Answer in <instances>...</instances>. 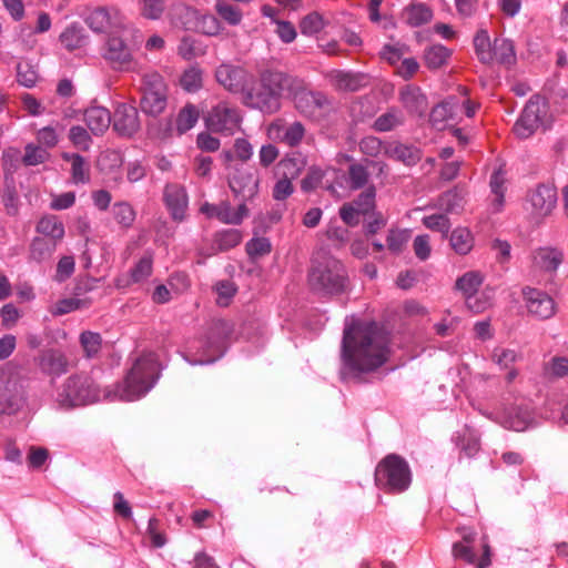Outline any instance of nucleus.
<instances>
[{
  "instance_id": "nucleus-62",
  "label": "nucleus",
  "mask_w": 568,
  "mask_h": 568,
  "mask_svg": "<svg viewBox=\"0 0 568 568\" xmlns=\"http://www.w3.org/2000/svg\"><path fill=\"white\" fill-rule=\"evenodd\" d=\"M49 158V153L33 144H28L24 149V155L22 162L27 166L38 165L45 162Z\"/></svg>"
},
{
  "instance_id": "nucleus-6",
  "label": "nucleus",
  "mask_w": 568,
  "mask_h": 568,
  "mask_svg": "<svg viewBox=\"0 0 568 568\" xmlns=\"http://www.w3.org/2000/svg\"><path fill=\"white\" fill-rule=\"evenodd\" d=\"M295 109L305 118L321 122L336 111V104L332 98L321 91H312L305 88L296 90L293 94Z\"/></svg>"
},
{
  "instance_id": "nucleus-22",
  "label": "nucleus",
  "mask_w": 568,
  "mask_h": 568,
  "mask_svg": "<svg viewBox=\"0 0 568 568\" xmlns=\"http://www.w3.org/2000/svg\"><path fill=\"white\" fill-rule=\"evenodd\" d=\"M483 556L478 559L474 545H465L464 542H455L453 545V556L455 559H462L469 565L478 568H487L490 565V547L487 542L481 545Z\"/></svg>"
},
{
  "instance_id": "nucleus-59",
  "label": "nucleus",
  "mask_w": 568,
  "mask_h": 568,
  "mask_svg": "<svg viewBox=\"0 0 568 568\" xmlns=\"http://www.w3.org/2000/svg\"><path fill=\"white\" fill-rule=\"evenodd\" d=\"M69 139L75 148L82 151L89 150L92 143L89 132L81 125H73L70 128Z\"/></svg>"
},
{
  "instance_id": "nucleus-33",
  "label": "nucleus",
  "mask_w": 568,
  "mask_h": 568,
  "mask_svg": "<svg viewBox=\"0 0 568 568\" xmlns=\"http://www.w3.org/2000/svg\"><path fill=\"white\" fill-rule=\"evenodd\" d=\"M450 245L459 255L468 254L474 246V236L467 227H457L452 232Z\"/></svg>"
},
{
  "instance_id": "nucleus-5",
  "label": "nucleus",
  "mask_w": 568,
  "mask_h": 568,
  "mask_svg": "<svg viewBox=\"0 0 568 568\" xmlns=\"http://www.w3.org/2000/svg\"><path fill=\"white\" fill-rule=\"evenodd\" d=\"M24 402V379L20 371L12 367H0V414H17Z\"/></svg>"
},
{
  "instance_id": "nucleus-46",
  "label": "nucleus",
  "mask_w": 568,
  "mask_h": 568,
  "mask_svg": "<svg viewBox=\"0 0 568 568\" xmlns=\"http://www.w3.org/2000/svg\"><path fill=\"white\" fill-rule=\"evenodd\" d=\"M403 122L402 112L397 109H390L375 120L373 128L378 132H387L403 124Z\"/></svg>"
},
{
  "instance_id": "nucleus-10",
  "label": "nucleus",
  "mask_w": 568,
  "mask_h": 568,
  "mask_svg": "<svg viewBox=\"0 0 568 568\" xmlns=\"http://www.w3.org/2000/svg\"><path fill=\"white\" fill-rule=\"evenodd\" d=\"M229 186L241 203L252 201L258 193L260 175L256 169L237 168L229 178Z\"/></svg>"
},
{
  "instance_id": "nucleus-25",
  "label": "nucleus",
  "mask_w": 568,
  "mask_h": 568,
  "mask_svg": "<svg viewBox=\"0 0 568 568\" xmlns=\"http://www.w3.org/2000/svg\"><path fill=\"white\" fill-rule=\"evenodd\" d=\"M104 58L114 67L122 68L132 61V53L121 38L111 37L106 41Z\"/></svg>"
},
{
  "instance_id": "nucleus-26",
  "label": "nucleus",
  "mask_w": 568,
  "mask_h": 568,
  "mask_svg": "<svg viewBox=\"0 0 568 568\" xmlns=\"http://www.w3.org/2000/svg\"><path fill=\"white\" fill-rule=\"evenodd\" d=\"M247 104L266 113H274L280 109V98L263 88L261 83L256 91L246 94Z\"/></svg>"
},
{
  "instance_id": "nucleus-4",
  "label": "nucleus",
  "mask_w": 568,
  "mask_h": 568,
  "mask_svg": "<svg viewBox=\"0 0 568 568\" xmlns=\"http://www.w3.org/2000/svg\"><path fill=\"white\" fill-rule=\"evenodd\" d=\"M383 336L375 322H355L344 329L343 354L368 353L383 349Z\"/></svg>"
},
{
  "instance_id": "nucleus-63",
  "label": "nucleus",
  "mask_w": 568,
  "mask_h": 568,
  "mask_svg": "<svg viewBox=\"0 0 568 568\" xmlns=\"http://www.w3.org/2000/svg\"><path fill=\"white\" fill-rule=\"evenodd\" d=\"M466 306L473 313H483L491 306V296L486 292H483L479 295H469L466 297Z\"/></svg>"
},
{
  "instance_id": "nucleus-19",
  "label": "nucleus",
  "mask_w": 568,
  "mask_h": 568,
  "mask_svg": "<svg viewBox=\"0 0 568 568\" xmlns=\"http://www.w3.org/2000/svg\"><path fill=\"white\" fill-rule=\"evenodd\" d=\"M399 101L412 115L423 116L428 109L427 98L419 87L408 84L402 88Z\"/></svg>"
},
{
  "instance_id": "nucleus-8",
  "label": "nucleus",
  "mask_w": 568,
  "mask_h": 568,
  "mask_svg": "<svg viewBox=\"0 0 568 568\" xmlns=\"http://www.w3.org/2000/svg\"><path fill=\"white\" fill-rule=\"evenodd\" d=\"M143 97L141 109L144 113L156 116L166 108L168 90L163 77L158 72H150L142 79Z\"/></svg>"
},
{
  "instance_id": "nucleus-50",
  "label": "nucleus",
  "mask_w": 568,
  "mask_h": 568,
  "mask_svg": "<svg viewBox=\"0 0 568 568\" xmlns=\"http://www.w3.org/2000/svg\"><path fill=\"white\" fill-rule=\"evenodd\" d=\"M181 87L187 92H196L202 88V70L197 67H190L180 78Z\"/></svg>"
},
{
  "instance_id": "nucleus-41",
  "label": "nucleus",
  "mask_w": 568,
  "mask_h": 568,
  "mask_svg": "<svg viewBox=\"0 0 568 568\" xmlns=\"http://www.w3.org/2000/svg\"><path fill=\"white\" fill-rule=\"evenodd\" d=\"M242 241V234L239 230H225L214 235L213 248L220 252L229 251Z\"/></svg>"
},
{
  "instance_id": "nucleus-51",
  "label": "nucleus",
  "mask_w": 568,
  "mask_h": 568,
  "mask_svg": "<svg viewBox=\"0 0 568 568\" xmlns=\"http://www.w3.org/2000/svg\"><path fill=\"white\" fill-rule=\"evenodd\" d=\"M369 179L367 165L362 163H353L348 166V182L353 190L364 187Z\"/></svg>"
},
{
  "instance_id": "nucleus-44",
  "label": "nucleus",
  "mask_w": 568,
  "mask_h": 568,
  "mask_svg": "<svg viewBox=\"0 0 568 568\" xmlns=\"http://www.w3.org/2000/svg\"><path fill=\"white\" fill-rule=\"evenodd\" d=\"M199 110L193 104L182 108L176 118V131L181 135L192 129L199 120Z\"/></svg>"
},
{
  "instance_id": "nucleus-24",
  "label": "nucleus",
  "mask_w": 568,
  "mask_h": 568,
  "mask_svg": "<svg viewBox=\"0 0 568 568\" xmlns=\"http://www.w3.org/2000/svg\"><path fill=\"white\" fill-rule=\"evenodd\" d=\"M110 111L100 105H92L84 111V122L94 135L103 134L111 124Z\"/></svg>"
},
{
  "instance_id": "nucleus-42",
  "label": "nucleus",
  "mask_w": 568,
  "mask_h": 568,
  "mask_svg": "<svg viewBox=\"0 0 568 568\" xmlns=\"http://www.w3.org/2000/svg\"><path fill=\"white\" fill-rule=\"evenodd\" d=\"M60 41L65 49L73 51L85 44L87 37L82 28L72 24L60 34Z\"/></svg>"
},
{
  "instance_id": "nucleus-54",
  "label": "nucleus",
  "mask_w": 568,
  "mask_h": 568,
  "mask_svg": "<svg viewBox=\"0 0 568 568\" xmlns=\"http://www.w3.org/2000/svg\"><path fill=\"white\" fill-rule=\"evenodd\" d=\"M215 10L219 16L231 26H237L242 21V11L225 1L217 2Z\"/></svg>"
},
{
  "instance_id": "nucleus-12",
  "label": "nucleus",
  "mask_w": 568,
  "mask_h": 568,
  "mask_svg": "<svg viewBox=\"0 0 568 568\" xmlns=\"http://www.w3.org/2000/svg\"><path fill=\"white\" fill-rule=\"evenodd\" d=\"M200 211L210 219L215 217L224 224L232 225L241 224L250 214L246 204L240 203L234 210L227 201H222L219 204L206 202L201 206Z\"/></svg>"
},
{
  "instance_id": "nucleus-57",
  "label": "nucleus",
  "mask_w": 568,
  "mask_h": 568,
  "mask_svg": "<svg viewBox=\"0 0 568 568\" xmlns=\"http://www.w3.org/2000/svg\"><path fill=\"white\" fill-rule=\"evenodd\" d=\"M165 10L163 0H142L141 1V16L148 20L161 19Z\"/></svg>"
},
{
  "instance_id": "nucleus-3",
  "label": "nucleus",
  "mask_w": 568,
  "mask_h": 568,
  "mask_svg": "<svg viewBox=\"0 0 568 568\" xmlns=\"http://www.w3.org/2000/svg\"><path fill=\"white\" fill-rule=\"evenodd\" d=\"M375 483L386 493L405 491L412 483V473L407 462L399 455H387L376 466Z\"/></svg>"
},
{
  "instance_id": "nucleus-17",
  "label": "nucleus",
  "mask_w": 568,
  "mask_h": 568,
  "mask_svg": "<svg viewBox=\"0 0 568 568\" xmlns=\"http://www.w3.org/2000/svg\"><path fill=\"white\" fill-rule=\"evenodd\" d=\"M112 121L114 131L122 136H132L140 130L138 109L126 103L116 106Z\"/></svg>"
},
{
  "instance_id": "nucleus-11",
  "label": "nucleus",
  "mask_w": 568,
  "mask_h": 568,
  "mask_svg": "<svg viewBox=\"0 0 568 568\" xmlns=\"http://www.w3.org/2000/svg\"><path fill=\"white\" fill-rule=\"evenodd\" d=\"M205 121L207 128L212 131L232 133L239 128L241 116L235 108L226 102H221L212 108Z\"/></svg>"
},
{
  "instance_id": "nucleus-21",
  "label": "nucleus",
  "mask_w": 568,
  "mask_h": 568,
  "mask_svg": "<svg viewBox=\"0 0 568 568\" xmlns=\"http://www.w3.org/2000/svg\"><path fill=\"white\" fill-rule=\"evenodd\" d=\"M384 154L396 161L404 163L407 166L416 165L422 160V151L412 145L400 142H390L384 146Z\"/></svg>"
},
{
  "instance_id": "nucleus-34",
  "label": "nucleus",
  "mask_w": 568,
  "mask_h": 568,
  "mask_svg": "<svg viewBox=\"0 0 568 568\" xmlns=\"http://www.w3.org/2000/svg\"><path fill=\"white\" fill-rule=\"evenodd\" d=\"M36 359L38 367L52 378L67 373L69 368L65 357H36Z\"/></svg>"
},
{
  "instance_id": "nucleus-36",
  "label": "nucleus",
  "mask_w": 568,
  "mask_h": 568,
  "mask_svg": "<svg viewBox=\"0 0 568 568\" xmlns=\"http://www.w3.org/2000/svg\"><path fill=\"white\" fill-rule=\"evenodd\" d=\"M57 245L45 237L37 236L30 245V258L36 262L47 261L57 250Z\"/></svg>"
},
{
  "instance_id": "nucleus-13",
  "label": "nucleus",
  "mask_w": 568,
  "mask_h": 568,
  "mask_svg": "<svg viewBox=\"0 0 568 568\" xmlns=\"http://www.w3.org/2000/svg\"><path fill=\"white\" fill-rule=\"evenodd\" d=\"M268 134L290 148L298 146L306 134L305 125L300 121L290 124L284 119H276L268 125Z\"/></svg>"
},
{
  "instance_id": "nucleus-52",
  "label": "nucleus",
  "mask_w": 568,
  "mask_h": 568,
  "mask_svg": "<svg viewBox=\"0 0 568 568\" xmlns=\"http://www.w3.org/2000/svg\"><path fill=\"white\" fill-rule=\"evenodd\" d=\"M38 71L30 62L21 61L17 64V81L21 85L32 88L38 82Z\"/></svg>"
},
{
  "instance_id": "nucleus-31",
  "label": "nucleus",
  "mask_w": 568,
  "mask_h": 568,
  "mask_svg": "<svg viewBox=\"0 0 568 568\" xmlns=\"http://www.w3.org/2000/svg\"><path fill=\"white\" fill-rule=\"evenodd\" d=\"M452 55V51L442 44H433L424 51V62L430 70H437L445 65Z\"/></svg>"
},
{
  "instance_id": "nucleus-64",
  "label": "nucleus",
  "mask_w": 568,
  "mask_h": 568,
  "mask_svg": "<svg viewBox=\"0 0 568 568\" xmlns=\"http://www.w3.org/2000/svg\"><path fill=\"white\" fill-rule=\"evenodd\" d=\"M406 242L407 235L403 231L390 230L386 239L387 248L395 254L402 252Z\"/></svg>"
},
{
  "instance_id": "nucleus-28",
  "label": "nucleus",
  "mask_w": 568,
  "mask_h": 568,
  "mask_svg": "<svg viewBox=\"0 0 568 568\" xmlns=\"http://www.w3.org/2000/svg\"><path fill=\"white\" fill-rule=\"evenodd\" d=\"M63 160L71 163V178L75 184L90 182V165L87 160L78 153H63Z\"/></svg>"
},
{
  "instance_id": "nucleus-61",
  "label": "nucleus",
  "mask_w": 568,
  "mask_h": 568,
  "mask_svg": "<svg viewBox=\"0 0 568 568\" xmlns=\"http://www.w3.org/2000/svg\"><path fill=\"white\" fill-rule=\"evenodd\" d=\"M272 250L271 242L266 237H254L246 243V253L252 258L267 255Z\"/></svg>"
},
{
  "instance_id": "nucleus-23",
  "label": "nucleus",
  "mask_w": 568,
  "mask_h": 568,
  "mask_svg": "<svg viewBox=\"0 0 568 568\" xmlns=\"http://www.w3.org/2000/svg\"><path fill=\"white\" fill-rule=\"evenodd\" d=\"M331 84L338 91H357L366 84V75L342 70H333L327 74Z\"/></svg>"
},
{
  "instance_id": "nucleus-49",
  "label": "nucleus",
  "mask_w": 568,
  "mask_h": 568,
  "mask_svg": "<svg viewBox=\"0 0 568 568\" xmlns=\"http://www.w3.org/2000/svg\"><path fill=\"white\" fill-rule=\"evenodd\" d=\"M376 189L371 185L366 187L357 197L351 202L357 212L366 215L375 209Z\"/></svg>"
},
{
  "instance_id": "nucleus-14",
  "label": "nucleus",
  "mask_w": 568,
  "mask_h": 568,
  "mask_svg": "<svg viewBox=\"0 0 568 568\" xmlns=\"http://www.w3.org/2000/svg\"><path fill=\"white\" fill-rule=\"evenodd\" d=\"M387 357H343L341 377L344 381L361 379L386 363Z\"/></svg>"
},
{
  "instance_id": "nucleus-38",
  "label": "nucleus",
  "mask_w": 568,
  "mask_h": 568,
  "mask_svg": "<svg viewBox=\"0 0 568 568\" xmlns=\"http://www.w3.org/2000/svg\"><path fill=\"white\" fill-rule=\"evenodd\" d=\"M494 59L505 65L516 62V53L513 41L508 39H495L493 44Z\"/></svg>"
},
{
  "instance_id": "nucleus-2",
  "label": "nucleus",
  "mask_w": 568,
  "mask_h": 568,
  "mask_svg": "<svg viewBox=\"0 0 568 568\" xmlns=\"http://www.w3.org/2000/svg\"><path fill=\"white\" fill-rule=\"evenodd\" d=\"M308 283L315 292L338 295L347 290L348 276L344 265L337 258L320 252L313 258Z\"/></svg>"
},
{
  "instance_id": "nucleus-47",
  "label": "nucleus",
  "mask_w": 568,
  "mask_h": 568,
  "mask_svg": "<svg viewBox=\"0 0 568 568\" xmlns=\"http://www.w3.org/2000/svg\"><path fill=\"white\" fill-rule=\"evenodd\" d=\"M80 343L85 355H95L108 349V344H103L101 335L91 331L81 333Z\"/></svg>"
},
{
  "instance_id": "nucleus-48",
  "label": "nucleus",
  "mask_w": 568,
  "mask_h": 568,
  "mask_svg": "<svg viewBox=\"0 0 568 568\" xmlns=\"http://www.w3.org/2000/svg\"><path fill=\"white\" fill-rule=\"evenodd\" d=\"M325 26L326 22L324 18L316 11H313L303 17L298 24L300 30L304 36H313L318 33L324 29Z\"/></svg>"
},
{
  "instance_id": "nucleus-29",
  "label": "nucleus",
  "mask_w": 568,
  "mask_h": 568,
  "mask_svg": "<svg viewBox=\"0 0 568 568\" xmlns=\"http://www.w3.org/2000/svg\"><path fill=\"white\" fill-rule=\"evenodd\" d=\"M178 54L185 61L203 57L206 54L207 47L204 45L200 40H196L190 36L181 38L178 45Z\"/></svg>"
},
{
  "instance_id": "nucleus-30",
  "label": "nucleus",
  "mask_w": 568,
  "mask_h": 568,
  "mask_svg": "<svg viewBox=\"0 0 568 568\" xmlns=\"http://www.w3.org/2000/svg\"><path fill=\"white\" fill-rule=\"evenodd\" d=\"M562 252L557 248L544 247L539 248L535 256V264L545 271L552 272L557 270L559 264L562 262Z\"/></svg>"
},
{
  "instance_id": "nucleus-7",
  "label": "nucleus",
  "mask_w": 568,
  "mask_h": 568,
  "mask_svg": "<svg viewBox=\"0 0 568 568\" xmlns=\"http://www.w3.org/2000/svg\"><path fill=\"white\" fill-rule=\"evenodd\" d=\"M100 399V390L89 378L71 376L57 395V403L61 408H71L87 405Z\"/></svg>"
},
{
  "instance_id": "nucleus-18",
  "label": "nucleus",
  "mask_w": 568,
  "mask_h": 568,
  "mask_svg": "<svg viewBox=\"0 0 568 568\" xmlns=\"http://www.w3.org/2000/svg\"><path fill=\"white\" fill-rule=\"evenodd\" d=\"M529 202L535 215H549L557 203V192L555 186L551 184L537 185V187L529 195Z\"/></svg>"
},
{
  "instance_id": "nucleus-40",
  "label": "nucleus",
  "mask_w": 568,
  "mask_h": 568,
  "mask_svg": "<svg viewBox=\"0 0 568 568\" xmlns=\"http://www.w3.org/2000/svg\"><path fill=\"white\" fill-rule=\"evenodd\" d=\"M85 22L94 32H106L112 26V18L108 9L99 7L87 16Z\"/></svg>"
},
{
  "instance_id": "nucleus-16",
  "label": "nucleus",
  "mask_w": 568,
  "mask_h": 568,
  "mask_svg": "<svg viewBox=\"0 0 568 568\" xmlns=\"http://www.w3.org/2000/svg\"><path fill=\"white\" fill-rule=\"evenodd\" d=\"M523 295L526 301L528 312L540 318L548 320L556 313V304L554 300L545 292L532 287H525Z\"/></svg>"
},
{
  "instance_id": "nucleus-32",
  "label": "nucleus",
  "mask_w": 568,
  "mask_h": 568,
  "mask_svg": "<svg viewBox=\"0 0 568 568\" xmlns=\"http://www.w3.org/2000/svg\"><path fill=\"white\" fill-rule=\"evenodd\" d=\"M436 206L446 213H458L464 206V194L457 187L452 189L438 196Z\"/></svg>"
},
{
  "instance_id": "nucleus-56",
  "label": "nucleus",
  "mask_w": 568,
  "mask_h": 568,
  "mask_svg": "<svg viewBox=\"0 0 568 568\" xmlns=\"http://www.w3.org/2000/svg\"><path fill=\"white\" fill-rule=\"evenodd\" d=\"M505 179L500 172H495L490 179V189L494 195L491 200V204L495 206L496 211H500L504 205V196H505Z\"/></svg>"
},
{
  "instance_id": "nucleus-37",
  "label": "nucleus",
  "mask_w": 568,
  "mask_h": 568,
  "mask_svg": "<svg viewBox=\"0 0 568 568\" xmlns=\"http://www.w3.org/2000/svg\"><path fill=\"white\" fill-rule=\"evenodd\" d=\"M290 78L280 71H265L261 77L263 88H266L273 94L281 97L284 89L287 87Z\"/></svg>"
},
{
  "instance_id": "nucleus-1",
  "label": "nucleus",
  "mask_w": 568,
  "mask_h": 568,
  "mask_svg": "<svg viewBox=\"0 0 568 568\" xmlns=\"http://www.w3.org/2000/svg\"><path fill=\"white\" fill-rule=\"evenodd\" d=\"M161 365L154 357H136L122 383H118L105 397L124 402L138 400L155 385L161 374Z\"/></svg>"
},
{
  "instance_id": "nucleus-53",
  "label": "nucleus",
  "mask_w": 568,
  "mask_h": 568,
  "mask_svg": "<svg viewBox=\"0 0 568 568\" xmlns=\"http://www.w3.org/2000/svg\"><path fill=\"white\" fill-rule=\"evenodd\" d=\"M153 257L145 254L140 258L136 265L131 270L130 276L133 283H139L148 278L152 274Z\"/></svg>"
},
{
  "instance_id": "nucleus-60",
  "label": "nucleus",
  "mask_w": 568,
  "mask_h": 568,
  "mask_svg": "<svg viewBox=\"0 0 568 568\" xmlns=\"http://www.w3.org/2000/svg\"><path fill=\"white\" fill-rule=\"evenodd\" d=\"M423 224L435 232H439L445 236L452 226L449 219L446 214H433L423 219Z\"/></svg>"
},
{
  "instance_id": "nucleus-27",
  "label": "nucleus",
  "mask_w": 568,
  "mask_h": 568,
  "mask_svg": "<svg viewBox=\"0 0 568 568\" xmlns=\"http://www.w3.org/2000/svg\"><path fill=\"white\" fill-rule=\"evenodd\" d=\"M37 232L54 243H59L64 237L65 231L63 223L55 215H44L37 224Z\"/></svg>"
},
{
  "instance_id": "nucleus-43",
  "label": "nucleus",
  "mask_w": 568,
  "mask_h": 568,
  "mask_svg": "<svg viewBox=\"0 0 568 568\" xmlns=\"http://www.w3.org/2000/svg\"><path fill=\"white\" fill-rule=\"evenodd\" d=\"M406 22L412 27H419L429 22L433 18V11L423 3L412 4L405 11Z\"/></svg>"
},
{
  "instance_id": "nucleus-45",
  "label": "nucleus",
  "mask_w": 568,
  "mask_h": 568,
  "mask_svg": "<svg viewBox=\"0 0 568 568\" xmlns=\"http://www.w3.org/2000/svg\"><path fill=\"white\" fill-rule=\"evenodd\" d=\"M483 275L479 272L470 271L456 281V288L462 291L465 297L475 295L483 283Z\"/></svg>"
},
{
  "instance_id": "nucleus-9",
  "label": "nucleus",
  "mask_w": 568,
  "mask_h": 568,
  "mask_svg": "<svg viewBox=\"0 0 568 568\" xmlns=\"http://www.w3.org/2000/svg\"><path fill=\"white\" fill-rule=\"evenodd\" d=\"M547 103L539 97L531 98L514 124V133L519 139L530 138L545 123Z\"/></svg>"
},
{
  "instance_id": "nucleus-55",
  "label": "nucleus",
  "mask_w": 568,
  "mask_h": 568,
  "mask_svg": "<svg viewBox=\"0 0 568 568\" xmlns=\"http://www.w3.org/2000/svg\"><path fill=\"white\" fill-rule=\"evenodd\" d=\"M113 216L123 227H130L135 220V212L129 203L119 202L113 205Z\"/></svg>"
},
{
  "instance_id": "nucleus-35",
  "label": "nucleus",
  "mask_w": 568,
  "mask_h": 568,
  "mask_svg": "<svg viewBox=\"0 0 568 568\" xmlns=\"http://www.w3.org/2000/svg\"><path fill=\"white\" fill-rule=\"evenodd\" d=\"M457 106L458 102L456 98L450 97L444 100L433 108L430 112V121L433 124L437 125L453 119L456 114Z\"/></svg>"
},
{
  "instance_id": "nucleus-58",
  "label": "nucleus",
  "mask_w": 568,
  "mask_h": 568,
  "mask_svg": "<svg viewBox=\"0 0 568 568\" xmlns=\"http://www.w3.org/2000/svg\"><path fill=\"white\" fill-rule=\"evenodd\" d=\"M196 29L205 36L214 37L221 32L222 26L217 18L211 14H205L197 19Z\"/></svg>"
},
{
  "instance_id": "nucleus-20",
  "label": "nucleus",
  "mask_w": 568,
  "mask_h": 568,
  "mask_svg": "<svg viewBox=\"0 0 568 568\" xmlns=\"http://www.w3.org/2000/svg\"><path fill=\"white\" fill-rule=\"evenodd\" d=\"M164 201L172 217L182 221L189 203L185 189L179 184H168L164 189Z\"/></svg>"
},
{
  "instance_id": "nucleus-39",
  "label": "nucleus",
  "mask_w": 568,
  "mask_h": 568,
  "mask_svg": "<svg viewBox=\"0 0 568 568\" xmlns=\"http://www.w3.org/2000/svg\"><path fill=\"white\" fill-rule=\"evenodd\" d=\"M474 48L480 62L488 64L494 61L493 44L486 30L477 31L474 38Z\"/></svg>"
},
{
  "instance_id": "nucleus-15",
  "label": "nucleus",
  "mask_w": 568,
  "mask_h": 568,
  "mask_svg": "<svg viewBox=\"0 0 568 568\" xmlns=\"http://www.w3.org/2000/svg\"><path fill=\"white\" fill-rule=\"evenodd\" d=\"M214 77L220 85L232 93L244 91L250 78L245 69L232 63L220 64Z\"/></svg>"
}]
</instances>
